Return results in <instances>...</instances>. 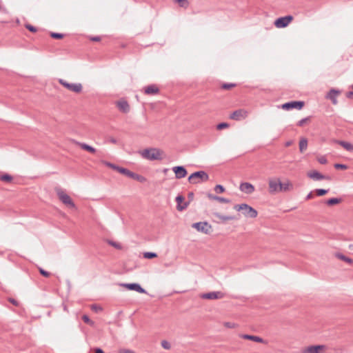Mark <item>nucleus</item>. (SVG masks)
<instances>
[{"label":"nucleus","mask_w":353,"mask_h":353,"mask_svg":"<svg viewBox=\"0 0 353 353\" xmlns=\"http://www.w3.org/2000/svg\"><path fill=\"white\" fill-rule=\"evenodd\" d=\"M163 154V152L161 149L157 148H146L141 152V156L143 158L150 161L162 160Z\"/></svg>","instance_id":"1"},{"label":"nucleus","mask_w":353,"mask_h":353,"mask_svg":"<svg viewBox=\"0 0 353 353\" xmlns=\"http://www.w3.org/2000/svg\"><path fill=\"white\" fill-rule=\"evenodd\" d=\"M234 208L237 211H242L245 217L256 218L258 215L257 211L246 203L235 205Z\"/></svg>","instance_id":"2"},{"label":"nucleus","mask_w":353,"mask_h":353,"mask_svg":"<svg viewBox=\"0 0 353 353\" xmlns=\"http://www.w3.org/2000/svg\"><path fill=\"white\" fill-rule=\"evenodd\" d=\"M209 179V175L203 170H199L192 173L188 180L192 184H196L199 182L207 181Z\"/></svg>","instance_id":"3"},{"label":"nucleus","mask_w":353,"mask_h":353,"mask_svg":"<svg viewBox=\"0 0 353 353\" xmlns=\"http://www.w3.org/2000/svg\"><path fill=\"white\" fill-rule=\"evenodd\" d=\"M57 194L59 200L65 205L69 206L71 208H75L76 205L70 196L68 195L61 188H59L56 189Z\"/></svg>","instance_id":"4"},{"label":"nucleus","mask_w":353,"mask_h":353,"mask_svg":"<svg viewBox=\"0 0 353 353\" xmlns=\"http://www.w3.org/2000/svg\"><path fill=\"white\" fill-rule=\"evenodd\" d=\"M59 83L68 90L75 93H80L83 89L82 85L80 83H71L62 79H59Z\"/></svg>","instance_id":"5"},{"label":"nucleus","mask_w":353,"mask_h":353,"mask_svg":"<svg viewBox=\"0 0 353 353\" xmlns=\"http://www.w3.org/2000/svg\"><path fill=\"white\" fill-rule=\"evenodd\" d=\"M192 227L197 231L209 234L212 230V226L206 221L197 222L192 224Z\"/></svg>","instance_id":"6"},{"label":"nucleus","mask_w":353,"mask_h":353,"mask_svg":"<svg viewBox=\"0 0 353 353\" xmlns=\"http://www.w3.org/2000/svg\"><path fill=\"white\" fill-rule=\"evenodd\" d=\"M293 17L292 15H286L285 17H281L277 18L274 21V26L278 28H283L287 27L290 23H291L293 20Z\"/></svg>","instance_id":"7"},{"label":"nucleus","mask_w":353,"mask_h":353,"mask_svg":"<svg viewBox=\"0 0 353 353\" xmlns=\"http://www.w3.org/2000/svg\"><path fill=\"white\" fill-rule=\"evenodd\" d=\"M305 105L303 101H291L281 105L282 109L285 110H290L292 109L301 110Z\"/></svg>","instance_id":"8"},{"label":"nucleus","mask_w":353,"mask_h":353,"mask_svg":"<svg viewBox=\"0 0 353 353\" xmlns=\"http://www.w3.org/2000/svg\"><path fill=\"white\" fill-rule=\"evenodd\" d=\"M326 346L324 345H310L303 348L301 353H324Z\"/></svg>","instance_id":"9"},{"label":"nucleus","mask_w":353,"mask_h":353,"mask_svg":"<svg viewBox=\"0 0 353 353\" xmlns=\"http://www.w3.org/2000/svg\"><path fill=\"white\" fill-rule=\"evenodd\" d=\"M122 170V174H123L130 179H134L139 182L145 183L147 181V179L145 176L138 174L135 172H133L127 168H125L124 170Z\"/></svg>","instance_id":"10"},{"label":"nucleus","mask_w":353,"mask_h":353,"mask_svg":"<svg viewBox=\"0 0 353 353\" xmlns=\"http://www.w3.org/2000/svg\"><path fill=\"white\" fill-rule=\"evenodd\" d=\"M248 115V111L244 109H238L234 111L230 115V119L240 121L245 119Z\"/></svg>","instance_id":"11"},{"label":"nucleus","mask_w":353,"mask_h":353,"mask_svg":"<svg viewBox=\"0 0 353 353\" xmlns=\"http://www.w3.org/2000/svg\"><path fill=\"white\" fill-rule=\"evenodd\" d=\"M120 285L125 288L128 290L136 291L141 294L146 293L145 290L144 288H143L139 283H121Z\"/></svg>","instance_id":"12"},{"label":"nucleus","mask_w":353,"mask_h":353,"mask_svg":"<svg viewBox=\"0 0 353 353\" xmlns=\"http://www.w3.org/2000/svg\"><path fill=\"white\" fill-rule=\"evenodd\" d=\"M280 183H281V180L278 178L269 179V181H268L269 192L270 194H274L276 192H279Z\"/></svg>","instance_id":"13"},{"label":"nucleus","mask_w":353,"mask_h":353,"mask_svg":"<svg viewBox=\"0 0 353 353\" xmlns=\"http://www.w3.org/2000/svg\"><path fill=\"white\" fill-rule=\"evenodd\" d=\"M172 170L175 174L176 179H178L184 178L188 174L187 170L183 165L174 166L172 168Z\"/></svg>","instance_id":"14"},{"label":"nucleus","mask_w":353,"mask_h":353,"mask_svg":"<svg viewBox=\"0 0 353 353\" xmlns=\"http://www.w3.org/2000/svg\"><path fill=\"white\" fill-rule=\"evenodd\" d=\"M116 106L120 112L123 113H128L130 110L128 102L125 99H121L116 102Z\"/></svg>","instance_id":"15"},{"label":"nucleus","mask_w":353,"mask_h":353,"mask_svg":"<svg viewBox=\"0 0 353 353\" xmlns=\"http://www.w3.org/2000/svg\"><path fill=\"white\" fill-rule=\"evenodd\" d=\"M307 176L316 181H321V180H330V177L326 175H323L319 172L316 170H313L311 172H307Z\"/></svg>","instance_id":"16"},{"label":"nucleus","mask_w":353,"mask_h":353,"mask_svg":"<svg viewBox=\"0 0 353 353\" xmlns=\"http://www.w3.org/2000/svg\"><path fill=\"white\" fill-rule=\"evenodd\" d=\"M341 94V91L339 90H336L334 88H332L326 94L325 98L330 99L332 104L336 105L338 103V101L336 97L338 95Z\"/></svg>","instance_id":"17"},{"label":"nucleus","mask_w":353,"mask_h":353,"mask_svg":"<svg viewBox=\"0 0 353 353\" xmlns=\"http://www.w3.org/2000/svg\"><path fill=\"white\" fill-rule=\"evenodd\" d=\"M239 190L248 194L253 193L255 190L254 186L248 182H243L240 184Z\"/></svg>","instance_id":"18"},{"label":"nucleus","mask_w":353,"mask_h":353,"mask_svg":"<svg viewBox=\"0 0 353 353\" xmlns=\"http://www.w3.org/2000/svg\"><path fill=\"white\" fill-rule=\"evenodd\" d=\"M223 297L224 294L221 292H210L201 295V298L204 299H219Z\"/></svg>","instance_id":"19"},{"label":"nucleus","mask_w":353,"mask_h":353,"mask_svg":"<svg viewBox=\"0 0 353 353\" xmlns=\"http://www.w3.org/2000/svg\"><path fill=\"white\" fill-rule=\"evenodd\" d=\"M184 199V196L181 194H179L175 199V201L177 204L176 209L179 211H183V210L186 209L188 206L189 202H185L183 205L181 204L183 202Z\"/></svg>","instance_id":"20"},{"label":"nucleus","mask_w":353,"mask_h":353,"mask_svg":"<svg viewBox=\"0 0 353 353\" xmlns=\"http://www.w3.org/2000/svg\"><path fill=\"white\" fill-rule=\"evenodd\" d=\"M144 93L148 95H154L159 93V88L155 84H151L144 88Z\"/></svg>","instance_id":"21"},{"label":"nucleus","mask_w":353,"mask_h":353,"mask_svg":"<svg viewBox=\"0 0 353 353\" xmlns=\"http://www.w3.org/2000/svg\"><path fill=\"white\" fill-rule=\"evenodd\" d=\"M334 142L342 146L347 151L353 152V145L351 143L341 140H335Z\"/></svg>","instance_id":"22"},{"label":"nucleus","mask_w":353,"mask_h":353,"mask_svg":"<svg viewBox=\"0 0 353 353\" xmlns=\"http://www.w3.org/2000/svg\"><path fill=\"white\" fill-rule=\"evenodd\" d=\"M76 143H77V145L80 146V148L82 150L88 151L92 154H94L97 152V150L94 148H93L92 146H91L87 143H81V142H78V141H77Z\"/></svg>","instance_id":"23"},{"label":"nucleus","mask_w":353,"mask_h":353,"mask_svg":"<svg viewBox=\"0 0 353 353\" xmlns=\"http://www.w3.org/2000/svg\"><path fill=\"white\" fill-rule=\"evenodd\" d=\"M240 336L242 339L250 340V341L258 342V343H264L265 342L262 338L257 336L250 335V334H241Z\"/></svg>","instance_id":"24"},{"label":"nucleus","mask_w":353,"mask_h":353,"mask_svg":"<svg viewBox=\"0 0 353 353\" xmlns=\"http://www.w3.org/2000/svg\"><path fill=\"white\" fill-rule=\"evenodd\" d=\"M292 188V184L288 181L287 183H282L281 181L279 185V192H287Z\"/></svg>","instance_id":"25"},{"label":"nucleus","mask_w":353,"mask_h":353,"mask_svg":"<svg viewBox=\"0 0 353 353\" xmlns=\"http://www.w3.org/2000/svg\"><path fill=\"white\" fill-rule=\"evenodd\" d=\"M342 199L341 198H330L325 201H322V203H324L327 205L332 206L340 203Z\"/></svg>","instance_id":"26"},{"label":"nucleus","mask_w":353,"mask_h":353,"mask_svg":"<svg viewBox=\"0 0 353 353\" xmlns=\"http://www.w3.org/2000/svg\"><path fill=\"white\" fill-rule=\"evenodd\" d=\"M307 147V139L306 138H301L299 141V150L303 153Z\"/></svg>","instance_id":"27"},{"label":"nucleus","mask_w":353,"mask_h":353,"mask_svg":"<svg viewBox=\"0 0 353 353\" xmlns=\"http://www.w3.org/2000/svg\"><path fill=\"white\" fill-rule=\"evenodd\" d=\"M335 256L338 259H339L349 264H352L353 263V260L351 258H349L341 253H339V252L336 253Z\"/></svg>","instance_id":"28"},{"label":"nucleus","mask_w":353,"mask_h":353,"mask_svg":"<svg viewBox=\"0 0 353 353\" xmlns=\"http://www.w3.org/2000/svg\"><path fill=\"white\" fill-rule=\"evenodd\" d=\"M214 215L221 219L222 221H230L234 219V217L232 216H225L222 215L219 212H214Z\"/></svg>","instance_id":"29"},{"label":"nucleus","mask_w":353,"mask_h":353,"mask_svg":"<svg viewBox=\"0 0 353 353\" xmlns=\"http://www.w3.org/2000/svg\"><path fill=\"white\" fill-rule=\"evenodd\" d=\"M13 177L9 174H3L0 176V180L6 183H10Z\"/></svg>","instance_id":"30"},{"label":"nucleus","mask_w":353,"mask_h":353,"mask_svg":"<svg viewBox=\"0 0 353 353\" xmlns=\"http://www.w3.org/2000/svg\"><path fill=\"white\" fill-rule=\"evenodd\" d=\"M236 86V83H224L221 85V88L223 90H230Z\"/></svg>","instance_id":"31"},{"label":"nucleus","mask_w":353,"mask_h":353,"mask_svg":"<svg viewBox=\"0 0 353 353\" xmlns=\"http://www.w3.org/2000/svg\"><path fill=\"white\" fill-rule=\"evenodd\" d=\"M157 256V253L152 252H146L143 253V257L145 259H152Z\"/></svg>","instance_id":"32"},{"label":"nucleus","mask_w":353,"mask_h":353,"mask_svg":"<svg viewBox=\"0 0 353 353\" xmlns=\"http://www.w3.org/2000/svg\"><path fill=\"white\" fill-rule=\"evenodd\" d=\"M82 320L83 321L84 323H85L91 326H94V322L93 321H92L90 319V317L86 314H83L82 316Z\"/></svg>","instance_id":"33"},{"label":"nucleus","mask_w":353,"mask_h":353,"mask_svg":"<svg viewBox=\"0 0 353 353\" xmlns=\"http://www.w3.org/2000/svg\"><path fill=\"white\" fill-rule=\"evenodd\" d=\"M176 3H178L179 6L181 8H187L189 6V2L188 0H175Z\"/></svg>","instance_id":"34"},{"label":"nucleus","mask_w":353,"mask_h":353,"mask_svg":"<svg viewBox=\"0 0 353 353\" xmlns=\"http://www.w3.org/2000/svg\"><path fill=\"white\" fill-rule=\"evenodd\" d=\"M50 37L54 39H61L64 37V34L62 33L51 32L50 34Z\"/></svg>","instance_id":"35"},{"label":"nucleus","mask_w":353,"mask_h":353,"mask_svg":"<svg viewBox=\"0 0 353 353\" xmlns=\"http://www.w3.org/2000/svg\"><path fill=\"white\" fill-rule=\"evenodd\" d=\"M329 192V190H325V189H316L315 190V192H316V194L319 196H324L325 195L327 192Z\"/></svg>","instance_id":"36"},{"label":"nucleus","mask_w":353,"mask_h":353,"mask_svg":"<svg viewBox=\"0 0 353 353\" xmlns=\"http://www.w3.org/2000/svg\"><path fill=\"white\" fill-rule=\"evenodd\" d=\"M214 190L216 192V193H217V194L223 193L225 190V188L222 185H219V184L216 185Z\"/></svg>","instance_id":"37"},{"label":"nucleus","mask_w":353,"mask_h":353,"mask_svg":"<svg viewBox=\"0 0 353 353\" xmlns=\"http://www.w3.org/2000/svg\"><path fill=\"white\" fill-rule=\"evenodd\" d=\"M311 117H307L305 118H303L298 121L297 125L298 126H303L304 125L307 121H310Z\"/></svg>","instance_id":"38"},{"label":"nucleus","mask_w":353,"mask_h":353,"mask_svg":"<svg viewBox=\"0 0 353 353\" xmlns=\"http://www.w3.org/2000/svg\"><path fill=\"white\" fill-rule=\"evenodd\" d=\"M228 127H229V124L228 123L222 122V123H219L216 125V129L219 130H223V129L227 128Z\"/></svg>","instance_id":"39"},{"label":"nucleus","mask_w":353,"mask_h":353,"mask_svg":"<svg viewBox=\"0 0 353 353\" xmlns=\"http://www.w3.org/2000/svg\"><path fill=\"white\" fill-rule=\"evenodd\" d=\"M334 168L337 169V170H347V165H345V164H342V163H335L334 165Z\"/></svg>","instance_id":"40"},{"label":"nucleus","mask_w":353,"mask_h":353,"mask_svg":"<svg viewBox=\"0 0 353 353\" xmlns=\"http://www.w3.org/2000/svg\"><path fill=\"white\" fill-rule=\"evenodd\" d=\"M108 242L109 245L113 246L114 248L119 249V250L121 249V245L119 243H118L115 241H111V240H108Z\"/></svg>","instance_id":"41"},{"label":"nucleus","mask_w":353,"mask_h":353,"mask_svg":"<svg viewBox=\"0 0 353 353\" xmlns=\"http://www.w3.org/2000/svg\"><path fill=\"white\" fill-rule=\"evenodd\" d=\"M39 273L44 277H49L50 276V273L41 268H39Z\"/></svg>","instance_id":"42"},{"label":"nucleus","mask_w":353,"mask_h":353,"mask_svg":"<svg viewBox=\"0 0 353 353\" xmlns=\"http://www.w3.org/2000/svg\"><path fill=\"white\" fill-rule=\"evenodd\" d=\"M91 309H92V310H93L94 312H95L97 313L101 312L103 310V308L101 306L97 305L96 304L92 305Z\"/></svg>","instance_id":"43"},{"label":"nucleus","mask_w":353,"mask_h":353,"mask_svg":"<svg viewBox=\"0 0 353 353\" xmlns=\"http://www.w3.org/2000/svg\"><path fill=\"white\" fill-rule=\"evenodd\" d=\"M161 346L165 350H170L171 347L170 343L165 340L161 341Z\"/></svg>","instance_id":"44"},{"label":"nucleus","mask_w":353,"mask_h":353,"mask_svg":"<svg viewBox=\"0 0 353 353\" xmlns=\"http://www.w3.org/2000/svg\"><path fill=\"white\" fill-rule=\"evenodd\" d=\"M25 26L29 31L32 32H36L37 31V28L31 24L28 23Z\"/></svg>","instance_id":"45"},{"label":"nucleus","mask_w":353,"mask_h":353,"mask_svg":"<svg viewBox=\"0 0 353 353\" xmlns=\"http://www.w3.org/2000/svg\"><path fill=\"white\" fill-rule=\"evenodd\" d=\"M216 201H218L221 203H229L230 202V199L224 198V197H221L219 196H217Z\"/></svg>","instance_id":"46"},{"label":"nucleus","mask_w":353,"mask_h":353,"mask_svg":"<svg viewBox=\"0 0 353 353\" xmlns=\"http://www.w3.org/2000/svg\"><path fill=\"white\" fill-rule=\"evenodd\" d=\"M225 327L228 328H234L237 326V325L232 322H225L224 323Z\"/></svg>","instance_id":"47"},{"label":"nucleus","mask_w":353,"mask_h":353,"mask_svg":"<svg viewBox=\"0 0 353 353\" xmlns=\"http://www.w3.org/2000/svg\"><path fill=\"white\" fill-rule=\"evenodd\" d=\"M8 300L10 303H11L12 304H13L15 306H18L19 305V302L13 298H8Z\"/></svg>","instance_id":"48"},{"label":"nucleus","mask_w":353,"mask_h":353,"mask_svg":"<svg viewBox=\"0 0 353 353\" xmlns=\"http://www.w3.org/2000/svg\"><path fill=\"white\" fill-rule=\"evenodd\" d=\"M318 161L319 162V163L323 165L327 163V159L325 157H321L319 158Z\"/></svg>","instance_id":"49"},{"label":"nucleus","mask_w":353,"mask_h":353,"mask_svg":"<svg viewBox=\"0 0 353 353\" xmlns=\"http://www.w3.org/2000/svg\"><path fill=\"white\" fill-rule=\"evenodd\" d=\"M104 164H105L106 166H108V167H109V168H112V169H113V170H114V169L115 168V167L117 166V165H115V164H114V163H110V162H108V161H105V162H104Z\"/></svg>","instance_id":"50"},{"label":"nucleus","mask_w":353,"mask_h":353,"mask_svg":"<svg viewBox=\"0 0 353 353\" xmlns=\"http://www.w3.org/2000/svg\"><path fill=\"white\" fill-rule=\"evenodd\" d=\"M101 39V37L99 36H94V37H90V40L92 41H100Z\"/></svg>","instance_id":"51"},{"label":"nucleus","mask_w":353,"mask_h":353,"mask_svg":"<svg viewBox=\"0 0 353 353\" xmlns=\"http://www.w3.org/2000/svg\"><path fill=\"white\" fill-rule=\"evenodd\" d=\"M92 350H93L94 353H104L103 350L100 347H94Z\"/></svg>","instance_id":"52"},{"label":"nucleus","mask_w":353,"mask_h":353,"mask_svg":"<svg viewBox=\"0 0 353 353\" xmlns=\"http://www.w3.org/2000/svg\"><path fill=\"white\" fill-rule=\"evenodd\" d=\"M119 353H135V352L131 350L123 349L119 351Z\"/></svg>","instance_id":"53"},{"label":"nucleus","mask_w":353,"mask_h":353,"mask_svg":"<svg viewBox=\"0 0 353 353\" xmlns=\"http://www.w3.org/2000/svg\"><path fill=\"white\" fill-rule=\"evenodd\" d=\"M207 196L211 200H215V201L216 200L217 196H216V195H214L211 193H208Z\"/></svg>","instance_id":"54"},{"label":"nucleus","mask_w":353,"mask_h":353,"mask_svg":"<svg viewBox=\"0 0 353 353\" xmlns=\"http://www.w3.org/2000/svg\"><path fill=\"white\" fill-rule=\"evenodd\" d=\"M124 169H125V168L117 165L114 170L117 171L118 172H119L120 174H122V170H124Z\"/></svg>","instance_id":"55"},{"label":"nucleus","mask_w":353,"mask_h":353,"mask_svg":"<svg viewBox=\"0 0 353 353\" xmlns=\"http://www.w3.org/2000/svg\"><path fill=\"white\" fill-rule=\"evenodd\" d=\"M346 97L353 99V91H349L346 93Z\"/></svg>","instance_id":"56"},{"label":"nucleus","mask_w":353,"mask_h":353,"mask_svg":"<svg viewBox=\"0 0 353 353\" xmlns=\"http://www.w3.org/2000/svg\"><path fill=\"white\" fill-rule=\"evenodd\" d=\"M314 197L312 192H309V194L306 196L305 200L312 199Z\"/></svg>","instance_id":"57"},{"label":"nucleus","mask_w":353,"mask_h":353,"mask_svg":"<svg viewBox=\"0 0 353 353\" xmlns=\"http://www.w3.org/2000/svg\"><path fill=\"white\" fill-rule=\"evenodd\" d=\"M188 198L190 200H192L194 199V193L192 192H190L188 194Z\"/></svg>","instance_id":"58"},{"label":"nucleus","mask_w":353,"mask_h":353,"mask_svg":"<svg viewBox=\"0 0 353 353\" xmlns=\"http://www.w3.org/2000/svg\"><path fill=\"white\" fill-rule=\"evenodd\" d=\"M109 141H110V143H113V144H115V143H117V139H114V137H110V138L109 139Z\"/></svg>","instance_id":"59"},{"label":"nucleus","mask_w":353,"mask_h":353,"mask_svg":"<svg viewBox=\"0 0 353 353\" xmlns=\"http://www.w3.org/2000/svg\"><path fill=\"white\" fill-rule=\"evenodd\" d=\"M292 144V141H288L285 142V147H289Z\"/></svg>","instance_id":"60"},{"label":"nucleus","mask_w":353,"mask_h":353,"mask_svg":"<svg viewBox=\"0 0 353 353\" xmlns=\"http://www.w3.org/2000/svg\"><path fill=\"white\" fill-rule=\"evenodd\" d=\"M168 170H169V169H168V168H164V169H163V172L164 173H166Z\"/></svg>","instance_id":"61"},{"label":"nucleus","mask_w":353,"mask_h":353,"mask_svg":"<svg viewBox=\"0 0 353 353\" xmlns=\"http://www.w3.org/2000/svg\"><path fill=\"white\" fill-rule=\"evenodd\" d=\"M352 89H353V85H352Z\"/></svg>","instance_id":"62"}]
</instances>
